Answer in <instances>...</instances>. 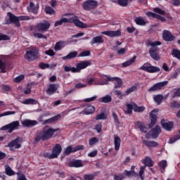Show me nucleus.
Wrapping results in <instances>:
<instances>
[{"label": "nucleus", "instance_id": "1", "mask_svg": "<svg viewBox=\"0 0 180 180\" xmlns=\"http://www.w3.org/2000/svg\"><path fill=\"white\" fill-rule=\"evenodd\" d=\"M8 16V19L5 20V25H15L16 27H20V20H30V17L29 16H16L13 13L8 12L7 13Z\"/></svg>", "mask_w": 180, "mask_h": 180}, {"label": "nucleus", "instance_id": "2", "mask_svg": "<svg viewBox=\"0 0 180 180\" xmlns=\"http://www.w3.org/2000/svg\"><path fill=\"white\" fill-rule=\"evenodd\" d=\"M148 46H151V47L149 49V54L153 60L155 61H158L160 60L161 57H160L159 51L160 49H158V46H161V41H148L146 42Z\"/></svg>", "mask_w": 180, "mask_h": 180}, {"label": "nucleus", "instance_id": "3", "mask_svg": "<svg viewBox=\"0 0 180 180\" xmlns=\"http://www.w3.org/2000/svg\"><path fill=\"white\" fill-rule=\"evenodd\" d=\"M56 131H58V129L49 128L48 129H44L39 135L35 136L34 140L37 143L41 140V141H47V140L53 139Z\"/></svg>", "mask_w": 180, "mask_h": 180}, {"label": "nucleus", "instance_id": "4", "mask_svg": "<svg viewBox=\"0 0 180 180\" xmlns=\"http://www.w3.org/2000/svg\"><path fill=\"white\" fill-rule=\"evenodd\" d=\"M89 65H91V63L90 60H84L79 63H77L76 68L75 67H70L68 65H65L64 67V70L65 72H71L77 73V72H81V70H85L87 67H89Z\"/></svg>", "mask_w": 180, "mask_h": 180}, {"label": "nucleus", "instance_id": "5", "mask_svg": "<svg viewBox=\"0 0 180 180\" xmlns=\"http://www.w3.org/2000/svg\"><path fill=\"white\" fill-rule=\"evenodd\" d=\"M24 58L27 60V61H34V60H37V58H39V50L37 48L34 47L29 51H26Z\"/></svg>", "mask_w": 180, "mask_h": 180}, {"label": "nucleus", "instance_id": "6", "mask_svg": "<svg viewBox=\"0 0 180 180\" xmlns=\"http://www.w3.org/2000/svg\"><path fill=\"white\" fill-rule=\"evenodd\" d=\"M139 70L145 71L146 72H149V74H154L155 72H160L161 69L157 66L152 65L150 63H146L142 66L139 68Z\"/></svg>", "mask_w": 180, "mask_h": 180}, {"label": "nucleus", "instance_id": "7", "mask_svg": "<svg viewBox=\"0 0 180 180\" xmlns=\"http://www.w3.org/2000/svg\"><path fill=\"white\" fill-rule=\"evenodd\" d=\"M19 126H20L19 121H14L8 124L3 126L1 128V130H3L4 131L8 130V133H13V130H16Z\"/></svg>", "mask_w": 180, "mask_h": 180}, {"label": "nucleus", "instance_id": "8", "mask_svg": "<svg viewBox=\"0 0 180 180\" xmlns=\"http://www.w3.org/2000/svg\"><path fill=\"white\" fill-rule=\"evenodd\" d=\"M168 85V81L160 82L153 84L151 87L148 89V92H157L161 91L164 86Z\"/></svg>", "mask_w": 180, "mask_h": 180}, {"label": "nucleus", "instance_id": "9", "mask_svg": "<svg viewBox=\"0 0 180 180\" xmlns=\"http://www.w3.org/2000/svg\"><path fill=\"white\" fill-rule=\"evenodd\" d=\"M85 147L83 145H78L76 147H73L72 146H68L64 150L63 154L65 155H70L71 153H77V151H79V150H84Z\"/></svg>", "mask_w": 180, "mask_h": 180}, {"label": "nucleus", "instance_id": "10", "mask_svg": "<svg viewBox=\"0 0 180 180\" xmlns=\"http://www.w3.org/2000/svg\"><path fill=\"white\" fill-rule=\"evenodd\" d=\"M51 25L49 21L45 20L44 22L37 23L35 26V29L37 30V32H41L44 33V32H47L49 29H50Z\"/></svg>", "mask_w": 180, "mask_h": 180}, {"label": "nucleus", "instance_id": "11", "mask_svg": "<svg viewBox=\"0 0 180 180\" xmlns=\"http://www.w3.org/2000/svg\"><path fill=\"white\" fill-rule=\"evenodd\" d=\"M83 9L84 11H91V9H94L98 6V1L95 0H86L83 3Z\"/></svg>", "mask_w": 180, "mask_h": 180}, {"label": "nucleus", "instance_id": "12", "mask_svg": "<svg viewBox=\"0 0 180 180\" xmlns=\"http://www.w3.org/2000/svg\"><path fill=\"white\" fill-rule=\"evenodd\" d=\"M162 39L165 41H174L175 36L171 32L165 30L162 32Z\"/></svg>", "mask_w": 180, "mask_h": 180}, {"label": "nucleus", "instance_id": "13", "mask_svg": "<svg viewBox=\"0 0 180 180\" xmlns=\"http://www.w3.org/2000/svg\"><path fill=\"white\" fill-rule=\"evenodd\" d=\"M150 123L148 124L149 129L154 127L157 123V110L154 109L150 113Z\"/></svg>", "mask_w": 180, "mask_h": 180}, {"label": "nucleus", "instance_id": "14", "mask_svg": "<svg viewBox=\"0 0 180 180\" xmlns=\"http://www.w3.org/2000/svg\"><path fill=\"white\" fill-rule=\"evenodd\" d=\"M70 19L71 20V23H74V25H76L77 27H80L81 29H85V28L88 27V25L82 22V21L79 20L78 19V17H77V16L73 17Z\"/></svg>", "mask_w": 180, "mask_h": 180}, {"label": "nucleus", "instance_id": "15", "mask_svg": "<svg viewBox=\"0 0 180 180\" xmlns=\"http://www.w3.org/2000/svg\"><path fill=\"white\" fill-rule=\"evenodd\" d=\"M105 81H115L117 82V84H115L114 88L115 89H117L119 88H121L122 85H123V82L122 81V79L120 77H107L105 79Z\"/></svg>", "mask_w": 180, "mask_h": 180}, {"label": "nucleus", "instance_id": "16", "mask_svg": "<svg viewBox=\"0 0 180 180\" xmlns=\"http://www.w3.org/2000/svg\"><path fill=\"white\" fill-rule=\"evenodd\" d=\"M160 134L161 127L158 125H156L155 128H153L150 131V136H151L152 139H157Z\"/></svg>", "mask_w": 180, "mask_h": 180}, {"label": "nucleus", "instance_id": "17", "mask_svg": "<svg viewBox=\"0 0 180 180\" xmlns=\"http://www.w3.org/2000/svg\"><path fill=\"white\" fill-rule=\"evenodd\" d=\"M20 141V138H16L15 139L9 142L6 147H9L10 148H13V147H15V149L20 148V147H22V145L19 143Z\"/></svg>", "mask_w": 180, "mask_h": 180}, {"label": "nucleus", "instance_id": "18", "mask_svg": "<svg viewBox=\"0 0 180 180\" xmlns=\"http://www.w3.org/2000/svg\"><path fill=\"white\" fill-rule=\"evenodd\" d=\"M57 89H58V84H49V88L46 89V93L49 96L54 95V94H56L57 91Z\"/></svg>", "mask_w": 180, "mask_h": 180}, {"label": "nucleus", "instance_id": "19", "mask_svg": "<svg viewBox=\"0 0 180 180\" xmlns=\"http://www.w3.org/2000/svg\"><path fill=\"white\" fill-rule=\"evenodd\" d=\"M61 151H63V148L61 147V145H60V143L56 144L52 149V153L53 154L55 158H58V155L61 154Z\"/></svg>", "mask_w": 180, "mask_h": 180}, {"label": "nucleus", "instance_id": "20", "mask_svg": "<svg viewBox=\"0 0 180 180\" xmlns=\"http://www.w3.org/2000/svg\"><path fill=\"white\" fill-rule=\"evenodd\" d=\"M102 34L109 36V37H117L118 36H120V34H122V32H120V30L105 31L102 32Z\"/></svg>", "mask_w": 180, "mask_h": 180}, {"label": "nucleus", "instance_id": "21", "mask_svg": "<svg viewBox=\"0 0 180 180\" xmlns=\"http://www.w3.org/2000/svg\"><path fill=\"white\" fill-rule=\"evenodd\" d=\"M162 127L166 131H171L172 129H174V122L169 121L168 122H161Z\"/></svg>", "mask_w": 180, "mask_h": 180}, {"label": "nucleus", "instance_id": "22", "mask_svg": "<svg viewBox=\"0 0 180 180\" xmlns=\"http://www.w3.org/2000/svg\"><path fill=\"white\" fill-rule=\"evenodd\" d=\"M23 127H34L37 124V121L32 120H25L22 122Z\"/></svg>", "mask_w": 180, "mask_h": 180}, {"label": "nucleus", "instance_id": "23", "mask_svg": "<svg viewBox=\"0 0 180 180\" xmlns=\"http://www.w3.org/2000/svg\"><path fill=\"white\" fill-rule=\"evenodd\" d=\"M69 167L70 168H81V167H84V164L82 160H75L69 163Z\"/></svg>", "mask_w": 180, "mask_h": 180}, {"label": "nucleus", "instance_id": "24", "mask_svg": "<svg viewBox=\"0 0 180 180\" xmlns=\"http://www.w3.org/2000/svg\"><path fill=\"white\" fill-rule=\"evenodd\" d=\"M135 124H136V127H138V129H139L141 131H142V133H147V131H148V128L146 127L144 123L140 121H138L135 123Z\"/></svg>", "mask_w": 180, "mask_h": 180}, {"label": "nucleus", "instance_id": "25", "mask_svg": "<svg viewBox=\"0 0 180 180\" xmlns=\"http://www.w3.org/2000/svg\"><path fill=\"white\" fill-rule=\"evenodd\" d=\"M39 4L35 5L32 1L30 2V11L34 13V15H37V13H39Z\"/></svg>", "mask_w": 180, "mask_h": 180}, {"label": "nucleus", "instance_id": "26", "mask_svg": "<svg viewBox=\"0 0 180 180\" xmlns=\"http://www.w3.org/2000/svg\"><path fill=\"white\" fill-rule=\"evenodd\" d=\"M103 39H102V36H97L93 37L92 40L90 41V44L94 46V44H102L103 43Z\"/></svg>", "mask_w": 180, "mask_h": 180}, {"label": "nucleus", "instance_id": "27", "mask_svg": "<svg viewBox=\"0 0 180 180\" xmlns=\"http://www.w3.org/2000/svg\"><path fill=\"white\" fill-rule=\"evenodd\" d=\"M142 143L146 147H158V143L154 141L143 140Z\"/></svg>", "mask_w": 180, "mask_h": 180}, {"label": "nucleus", "instance_id": "28", "mask_svg": "<svg viewBox=\"0 0 180 180\" xmlns=\"http://www.w3.org/2000/svg\"><path fill=\"white\" fill-rule=\"evenodd\" d=\"M78 57V52L72 51L69 53L67 56L62 57V60H72V58H75Z\"/></svg>", "mask_w": 180, "mask_h": 180}, {"label": "nucleus", "instance_id": "29", "mask_svg": "<svg viewBox=\"0 0 180 180\" xmlns=\"http://www.w3.org/2000/svg\"><path fill=\"white\" fill-rule=\"evenodd\" d=\"M63 23H71V19L62 17L60 20H58L55 22L54 26L55 27H57V26H61Z\"/></svg>", "mask_w": 180, "mask_h": 180}, {"label": "nucleus", "instance_id": "30", "mask_svg": "<svg viewBox=\"0 0 180 180\" xmlns=\"http://www.w3.org/2000/svg\"><path fill=\"white\" fill-rule=\"evenodd\" d=\"M61 118V115L58 114L57 115H55L54 117H52L48 120H46L44 123L45 124H49L50 123H54L55 122H57L59 119Z\"/></svg>", "mask_w": 180, "mask_h": 180}, {"label": "nucleus", "instance_id": "31", "mask_svg": "<svg viewBox=\"0 0 180 180\" xmlns=\"http://www.w3.org/2000/svg\"><path fill=\"white\" fill-rule=\"evenodd\" d=\"M83 112L85 113V115H92L93 113H95V106L89 105L84 108Z\"/></svg>", "mask_w": 180, "mask_h": 180}, {"label": "nucleus", "instance_id": "32", "mask_svg": "<svg viewBox=\"0 0 180 180\" xmlns=\"http://www.w3.org/2000/svg\"><path fill=\"white\" fill-rule=\"evenodd\" d=\"M98 174H99V172H95L92 174H84L83 176L84 180H94L95 179V176H98Z\"/></svg>", "mask_w": 180, "mask_h": 180}, {"label": "nucleus", "instance_id": "33", "mask_svg": "<svg viewBox=\"0 0 180 180\" xmlns=\"http://www.w3.org/2000/svg\"><path fill=\"white\" fill-rule=\"evenodd\" d=\"M120 137L117 136H115L114 137V144H115V151H119L120 149Z\"/></svg>", "mask_w": 180, "mask_h": 180}, {"label": "nucleus", "instance_id": "34", "mask_svg": "<svg viewBox=\"0 0 180 180\" xmlns=\"http://www.w3.org/2000/svg\"><path fill=\"white\" fill-rule=\"evenodd\" d=\"M143 164H144L146 167H153L154 163L153 162V160L150 158L148 156H146V158L143 160Z\"/></svg>", "mask_w": 180, "mask_h": 180}, {"label": "nucleus", "instance_id": "35", "mask_svg": "<svg viewBox=\"0 0 180 180\" xmlns=\"http://www.w3.org/2000/svg\"><path fill=\"white\" fill-rule=\"evenodd\" d=\"M137 58V56H134L132 58L129 59V60H127L124 63H122V67H130L133 63L136 61V59Z\"/></svg>", "mask_w": 180, "mask_h": 180}, {"label": "nucleus", "instance_id": "36", "mask_svg": "<svg viewBox=\"0 0 180 180\" xmlns=\"http://www.w3.org/2000/svg\"><path fill=\"white\" fill-rule=\"evenodd\" d=\"M135 23L138 25L139 26H146L147 25V22L144 21V18L143 17H137L134 20Z\"/></svg>", "mask_w": 180, "mask_h": 180}, {"label": "nucleus", "instance_id": "37", "mask_svg": "<svg viewBox=\"0 0 180 180\" xmlns=\"http://www.w3.org/2000/svg\"><path fill=\"white\" fill-rule=\"evenodd\" d=\"M162 99H164V96L162 94H157L153 96V101L158 105H161V102H162Z\"/></svg>", "mask_w": 180, "mask_h": 180}, {"label": "nucleus", "instance_id": "38", "mask_svg": "<svg viewBox=\"0 0 180 180\" xmlns=\"http://www.w3.org/2000/svg\"><path fill=\"white\" fill-rule=\"evenodd\" d=\"M23 105H37L38 101L34 98H27L22 101Z\"/></svg>", "mask_w": 180, "mask_h": 180}, {"label": "nucleus", "instance_id": "39", "mask_svg": "<svg viewBox=\"0 0 180 180\" xmlns=\"http://www.w3.org/2000/svg\"><path fill=\"white\" fill-rule=\"evenodd\" d=\"M5 172L8 175V176H13L15 175V172L12 170L11 166L6 165H5Z\"/></svg>", "mask_w": 180, "mask_h": 180}, {"label": "nucleus", "instance_id": "40", "mask_svg": "<svg viewBox=\"0 0 180 180\" xmlns=\"http://www.w3.org/2000/svg\"><path fill=\"white\" fill-rule=\"evenodd\" d=\"M99 102H102V103H110V102H112V96L110 95H106L100 98Z\"/></svg>", "mask_w": 180, "mask_h": 180}, {"label": "nucleus", "instance_id": "41", "mask_svg": "<svg viewBox=\"0 0 180 180\" xmlns=\"http://www.w3.org/2000/svg\"><path fill=\"white\" fill-rule=\"evenodd\" d=\"M134 110L136 112V113H141L146 110V107L139 106L137 104L134 103Z\"/></svg>", "mask_w": 180, "mask_h": 180}, {"label": "nucleus", "instance_id": "42", "mask_svg": "<svg viewBox=\"0 0 180 180\" xmlns=\"http://www.w3.org/2000/svg\"><path fill=\"white\" fill-rule=\"evenodd\" d=\"M0 72L5 73L6 72V63L2 59H0Z\"/></svg>", "mask_w": 180, "mask_h": 180}, {"label": "nucleus", "instance_id": "43", "mask_svg": "<svg viewBox=\"0 0 180 180\" xmlns=\"http://www.w3.org/2000/svg\"><path fill=\"white\" fill-rule=\"evenodd\" d=\"M158 165H159L160 169H162V171H165V168H167V167H168V163L167 162V160H161L158 163Z\"/></svg>", "mask_w": 180, "mask_h": 180}, {"label": "nucleus", "instance_id": "44", "mask_svg": "<svg viewBox=\"0 0 180 180\" xmlns=\"http://www.w3.org/2000/svg\"><path fill=\"white\" fill-rule=\"evenodd\" d=\"M96 143H99V139L97 137H92L89 140V146L92 147L96 144Z\"/></svg>", "mask_w": 180, "mask_h": 180}, {"label": "nucleus", "instance_id": "45", "mask_svg": "<svg viewBox=\"0 0 180 180\" xmlns=\"http://www.w3.org/2000/svg\"><path fill=\"white\" fill-rule=\"evenodd\" d=\"M172 56L177 60H180V50L173 49L172 51Z\"/></svg>", "mask_w": 180, "mask_h": 180}, {"label": "nucleus", "instance_id": "46", "mask_svg": "<svg viewBox=\"0 0 180 180\" xmlns=\"http://www.w3.org/2000/svg\"><path fill=\"white\" fill-rule=\"evenodd\" d=\"M96 120H106L108 119V115L104 112L98 114L95 117Z\"/></svg>", "mask_w": 180, "mask_h": 180}, {"label": "nucleus", "instance_id": "47", "mask_svg": "<svg viewBox=\"0 0 180 180\" xmlns=\"http://www.w3.org/2000/svg\"><path fill=\"white\" fill-rule=\"evenodd\" d=\"M8 40H11V37H9V36L7 34L0 32V41H6Z\"/></svg>", "mask_w": 180, "mask_h": 180}, {"label": "nucleus", "instance_id": "48", "mask_svg": "<svg viewBox=\"0 0 180 180\" xmlns=\"http://www.w3.org/2000/svg\"><path fill=\"white\" fill-rule=\"evenodd\" d=\"M45 12L47 15H54L56 11L51 6H46L45 8Z\"/></svg>", "mask_w": 180, "mask_h": 180}, {"label": "nucleus", "instance_id": "49", "mask_svg": "<svg viewBox=\"0 0 180 180\" xmlns=\"http://www.w3.org/2000/svg\"><path fill=\"white\" fill-rule=\"evenodd\" d=\"M133 110H134V104H127V113H128L129 115L131 114Z\"/></svg>", "mask_w": 180, "mask_h": 180}, {"label": "nucleus", "instance_id": "50", "mask_svg": "<svg viewBox=\"0 0 180 180\" xmlns=\"http://www.w3.org/2000/svg\"><path fill=\"white\" fill-rule=\"evenodd\" d=\"M134 91H137V85H134L129 89H127L125 94H127V95H129V94H131V92H134Z\"/></svg>", "mask_w": 180, "mask_h": 180}, {"label": "nucleus", "instance_id": "51", "mask_svg": "<svg viewBox=\"0 0 180 180\" xmlns=\"http://www.w3.org/2000/svg\"><path fill=\"white\" fill-rule=\"evenodd\" d=\"M25 79V75H20L18 77H16L14 78V82H16L17 84H19V82H22Z\"/></svg>", "mask_w": 180, "mask_h": 180}, {"label": "nucleus", "instance_id": "52", "mask_svg": "<svg viewBox=\"0 0 180 180\" xmlns=\"http://www.w3.org/2000/svg\"><path fill=\"white\" fill-rule=\"evenodd\" d=\"M39 67L41 70H46V68H50V65L43 62L39 63Z\"/></svg>", "mask_w": 180, "mask_h": 180}, {"label": "nucleus", "instance_id": "53", "mask_svg": "<svg viewBox=\"0 0 180 180\" xmlns=\"http://www.w3.org/2000/svg\"><path fill=\"white\" fill-rule=\"evenodd\" d=\"M89 56H91V51H84L81 52L79 53V55L77 56V57H88Z\"/></svg>", "mask_w": 180, "mask_h": 180}, {"label": "nucleus", "instance_id": "54", "mask_svg": "<svg viewBox=\"0 0 180 180\" xmlns=\"http://www.w3.org/2000/svg\"><path fill=\"white\" fill-rule=\"evenodd\" d=\"M62 44H64V42L63 41H59L56 42V44H55V46H54V50H56V51L58 50H61Z\"/></svg>", "mask_w": 180, "mask_h": 180}, {"label": "nucleus", "instance_id": "55", "mask_svg": "<svg viewBox=\"0 0 180 180\" xmlns=\"http://www.w3.org/2000/svg\"><path fill=\"white\" fill-rule=\"evenodd\" d=\"M153 12H155V13H158L159 15H165V11H164V10H162L158 7L154 8Z\"/></svg>", "mask_w": 180, "mask_h": 180}, {"label": "nucleus", "instance_id": "56", "mask_svg": "<svg viewBox=\"0 0 180 180\" xmlns=\"http://www.w3.org/2000/svg\"><path fill=\"white\" fill-rule=\"evenodd\" d=\"M170 108H172V109H179L180 103L177 101H174L171 103Z\"/></svg>", "mask_w": 180, "mask_h": 180}, {"label": "nucleus", "instance_id": "57", "mask_svg": "<svg viewBox=\"0 0 180 180\" xmlns=\"http://www.w3.org/2000/svg\"><path fill=\"white\" fill-rule=\"evenodd\" d=\"M117 4L120 6H127L129 0H118Z\"/></svg>", "mask_w": 180, "mask_h": 180}, {"label": "nucleus", "instance_id": "58", "mask_svg": "<svg viewBox=\"0 0 180 180\" xmlns=\"http://www.w3.org/2000/svg\"><path fill=\"white\" fill-rule=\"evenodd\" d=\"M44 158H49V160H54V158H56V157L53 153H50L47 152L44 153Z\"/></svg>", "mask_w": 180, "mask_h": 180}, {"label": "nucleus", "instance_id": "59", "mask_svg": "<svg viewBox=\"0 0 180 180\" xmlns=\"http://www.w3.org/2000/svg\"><path fill=\"white\" fill-rule=\"evenodd\" d=\"M15 113H16V112L15 111H6L3 113H1L0 117H4V116H9L11 115H15Z\"/></svg>", "mask_w": 180, "mask_h": 180}, {"label": "nucleus", "instance_id": "60", "mask_svg": "<svg viewBox=\"0 0 180 180\" xmlns=\"http://www.w3.org/2000/svg\"><path fill=\"white\" fill-rule=\"evenodd\" d=\"M34 37H37V39H47V37L40 32L34 33Z\"/></svg>", "mask_w": 180, "mask_h": 180}, {"label": "nucleus", "instance_id": "61", "mask_svg": "<svg viewBox=\"0 0 180 180\" xmlns=\"http://www.w3.org/2000/svg\"><path fill=\"white\" fill-rule=\"evenodd\" d=\"M127 51V49L122 48L117 51V55L118 56H124V54H126Z\"/></svg>", "mask_w": 180, "mask_h": 180}, {"label": "nucleus", "instance_id": "62", "mask_svg": "<svg viewBox=\"0 0 180 180\" xmlns=\"http://www.w3.org/2000/svg\"><path fill=\"white\" fill-rule=\"evenodd\" d=\"M114 180H123L124 179V174H121L120 175L115 174L113 177Z\"/></svg>", "mask_w": 180, "mask_h": 180}, {"label": "nucleus", "instance_id": "63", "mask_svg": "<svg viewBox=\"0 0 180 180\" xmlns=\"http://www.w3.org/2000/svg\"><path fill=\"white\" fill-rule=\"evenodd\" d=\"M95 130L97 133H101L102 131V123H98L95 125Z\"/></svg>", "mask_w": 180, "mask_h": 180}, {"label": "nucleus", "instance_id": "64", "mask_svg": "<svg viewBox=\"0 0 180 180\" xmlns=\"http://www.w3.org/2000/svg\"><path fill=\"white\" fill-rule=\"evenodd\" d=\"M173 98H180V87L176 89L173 94Z\"/></svg>", "mask_w": 180, "mask_h": 180}]
</instances>
